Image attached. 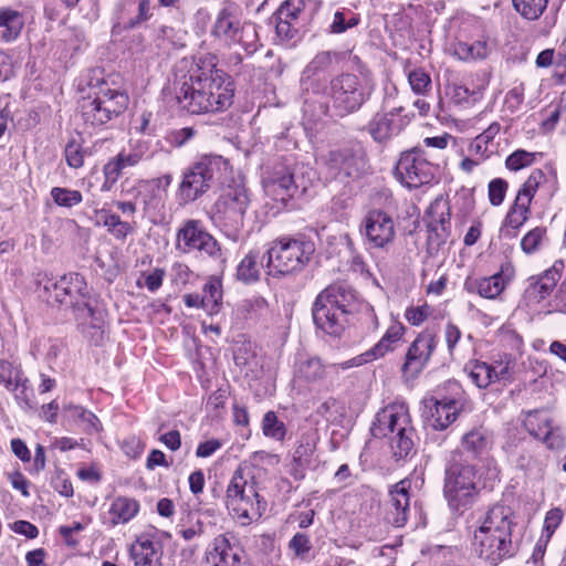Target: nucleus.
<instances>
[{
  "label": "nucleus",
  "mask_w": 566,
  "mask_h": 566,
  "mask_svg": "<svg viewBox=\"0 0 566 566\" xmlns=\"http://www.w3.org/2000/svg\"><path fill=\"white\" fill-rule=\"evenodd\" d=\"M179 106L190 114L222 112L234 96L232 82L216 67L214 57L199 59L187 75L175 82Z\"/></svg>",
  "instance_id": "f257e3e1"
},
{
  "label": "nucleus",
  "mask_w": 566,
  "mask_h": 566,
  "mask_svg": "<svg viewBox=\"0 0 566 566\" xmlns=\"http://www.w3.org/2000/svg\"><path fill=\"white\" fill-rule=\"evenodd\" d=\"M56 302L71 307L77 329L97 344L103 336V310L92 293L83 275L69 273L53 283Z\"/></svg>",
  "instance_id": "f03ea898"
},
{
  "label": "nucleus",
  "mask_w": 566,
  "mask_h": 566,
  "mask_svg": "<svg viewBox=\"0 0 566 566\" xmlns=\"http://www.w3.org/2000/svg\"><path fill=\"white\" fill-rule=\"evenodd\" d=\"M515 518L513 510L504 504H495L488 511L475 538L479 541L480 557L490 565L495 566L517 552L518 545L513 534Z\"/></svg>",
  "instance_id": "7ed1b4c3"
},
{
  "label": "nucleus",
  "mask_w": 566,
  "mask_h": 566,
  "mask_svg": "<svg viewBox=\"0 0 566 566\" xmlns=\"http://www.w3.org/2000/svg\"><path fill=\"white\" fill-rule=\"evenodd\" d=\"M260 491L254 468L241 463L233 471L224 495L226 507L241 525H249L265 513L268 502Z\"/></svg>",
  "instance_id": "20e7f679"
},
{
  "label": "nucleus",
  "mask_w": 566,
  "mask_h": 566,
  "mask_svg": "<svg viewBox=\"0 0 566 566\" xmlns=\"http://www.w3.org/2000/svg\"><path fill=\"white\" fill-rule=\"evenodd\" d=\"M480 493L476 465L462 453H453L444 468L443 497L453 513L462 514L471 507Z\"/></svg>",
  "instance_id": "39448f33"
},
{
  "label": "nucleus",
  "mask_w": 566,
  "mask_h": 566,
  "mask_svg": "<svg viewBox=\"0 0 566 566\" xmlns=\"http://www.w3.org/2000/svg\"><path fill=\"white\" fill-rule=\"evenodd\" d=\"M327 103L323 113L332 117H345L361 108L370 98L374 83L367 77L342 73L329 81Z\"/></svg>",
  "instance_id": "423d86ee"
},
{
  "label": "nucleus",
  "mask_w": 566,
  "mask_h": 566,
  "mask_svg": "<svg viewBox=\"0 0 566 566\" xmlns=\"http://www.w3.org/2000/svg\"><path fill=\"white\" fill-rule=\"evenodd\" d=\"M250 203L251 193L243 178L232 179L213 205L212 223L229 239L238 240Z\"/></svg>",
  "instance_id": "0eeeda50"
},
{
  "label": "nucleus",
  "mask_w": 566,
  "mask_h": 566,
  "mask_svg": "<svg viewBox=\"0 0 566 566\" xmlns=\"http://www.w3.org/2000/svg\"><path fill=\"white\" fill-rule=\"evenodd\" d=\"M227 169L228 163L222 156H199L182 171L177 192L179 203L187 205L202 197L220 181Z\"/></svg>",
  "instance_id": "6e6552de"
},
{
  "label": "nucleus",
  "mask_w": 566,
  "mask_h": 566,
  "mask_svg": "<svg viewBox=\"0 0 566 566\" xmlns=\"http://www.w3.org/2000/svg\"><path fill=\"white\" fill-rule=\"evenodd\" d=\"M211 35L229 48L241 46L247 54H252L258 49L255 25L241 21L240 8L233 2L223 3L218 11Z\"/></svg>",
  "instance_id": "1a4fd4ad"
},
{
  "label": "nucleus",
  "mask_w": 566,
  "mask_h": 566,
  "mask_svg": "<svg viewBox=\"0 0 566 566\" xmlns=\"http://www.w3.org/2000/svg\"><path fill=\"white\" fill-rule=\"evenodd\" d=\"M315 251L314 243L304 238L282 237L266 251L269 274L289 275L302 271Z\"/></svg>",
  "instance_id": "9d476101"
},
{
  "label": "nucleus",
  "mask_w": 566,
  "mask_h": 566,
  "mask_svg": "<svg viewBox=\"0 0 566 566\" xmlns=\"http://www.w3.org/2000/svg\"><path fill=\"white\" fill-rule=\"evenodd\" d=\"M438 165L429 160V155L422 147L401 153L395 167L397 179L407 188H419L430 184L436 176Z\"/></svg>",
  "instance_id": "9b49d317"
},
{
  "label": "nucleus",
  "mask_w": 566,
  "mask_h": 566,
  "mask_svg": "<svg viewBox=\"0 0 566 566\" xmlns=\"http://www.w3.org/2000/svg\"><path fill=\"white\" fill-rule=\"evenodd\" d=\"M176 249L185 254L198 251L214 259L222 256L218 241L206 230L202 222L196 219H188L181 223L176 233Z\"/></svg>",
  "instance_id": "f8f14e48"
},
{
  "label": "nucleus",
  "mask_w": 566,
  "mask_h": 566,
  "mask_svg": "<svg viewBox=\"0 0 566 566\" xmlns=\"http://www.w3.org/2000/svg\"><path fill=\"white\" fill-rule=\"evenodd\" d=\"M316 302L350 316L356 312L365 311L376 321L374 308L370 304L360 301L357 292L344 282H336L325 287L315 298Z\"/></svg>",
  "instance_id": "ddd939ff"
},
{
  "label": "nucleus",
  "mask_w": 566,
  "mask_h": 566,
  "mask_svg": "<svg viewBox=\"0 0 566 566\" xmlns=\"http://www.w3.org/2000/svg\"><path fill=\"white\" fill-rule=\"evenodd\" d=\"M340 54L337 52L322 51L318 52L304 67L300 87L303 95L313 93L319 95L327 90L326 74L329 73L338 63Z\"/></svg>",
  "instance_id": "4468645a"
},
{
  "label": "nucleus",
  "mask_w": 566,
  "mask_h": 566,
  "mask_svg": "<svg viewBox=\"0 0 566 566\" xmlns=\"http://www.w3.org/2000/svg\"><path fill=\"white\" fill-rule=\"evenodd\" d=\"M338 365H325L318 357L300 356L294 365V380L307 386L323 385L328 389L338 380Z\"/></svg>",
  "instance_id": "2eb2a0df"
},
{
  "label": "nucleus",
  "mask_w": 566,
  "mask_h": 566,
  "mask_svg": "<svg viewBox=\"0 0 566 566\" xmlns=\"http://www.w3.org/2000/svg\"><path fill=\"white\" fill-rule=\"evenodd\" d=\"M153 17L151 0H119L114 9L113 34L130 30L147 22Z\"/></svg>",
  "instance_id": "dca6fc26"
},
{
  "label": "nucleus",
  "mask_w": 566,
  "mask_h": 566,
  "mask_svg": "<svg viewBox=\"0 0 566 566\" xmlns=\"http://www.w3.org/2000/svg\"><path fill=\"white\" fill-rule=\"evenodd\" d=\"M360 232L370 248L384 249L392 243L396 231L392 218L385 211L370 210L361 223Z\"/></svg>",
  "instance_id": "f3484780"
},
{
  "label": "nucleus",
  "mask_w": 566,
  "mask_h": 566,
  "mask_svg": "<svg viewBox=\"0 0 566 566\" xmlns=\"http://www.w3.org/2000/svg\"><path fill=\"white\" fill-rule=\"evenodd\" d=\"M402 106L394 107L388 112H378L367 124V132L375 142L382 143L398 135L409 123L412 115L402 114Z\"/></svg>",
  "instance_id": "a211bd4d"
},
{
  "label": "nucleus",
  "mask_w": 566,
  "mask_h": 566,
  "mask_svg": "<svg viewBox=\"0 0 566 566\" xmlns=\"http://www.w3.org/2000/svg\"><path fill=\"white\" fill-rule=\"evenodd\" d=\"M262 186L268 196L282 202L292 198L300 187L287 164H277L266 171L262 178Z\"/></svg>",
  "instance_id": "6ab92c4d"
},
{
  "label": "nucleus",
  "mask_w": 566,
  "mask_h": 566,
  "mask_svg": "<svg viewBox=\"0 0 566 566\" xmlns=\"http://www.w3.org/2000/svg\"><path fill=\"white\" fill-rule=\"evenodd\" d=\"M328 168L340 180L357 179L367 170L365 154L358 149L344 148L329 153Z\"/></svg>",
  "instance_id": "aec40b11"
},
{
  "label": "nucleus",
  "mask_w": 566,
  "mask_h": 566,
  "mask_svg": "<svg viewBox=\"0 0 566 566\" xmlns=\"http://www.w3.org/2000/svg\"><path fill=\"white\" fill-rule=\"evenodd\" d=\"M438 344L436 332L424 329L409 346L402 373L416 377L427 366Z\"/></svg>",
  "instance_id": "412c9836"
},
{
  "label": "nucleus",
  "mask_w": 566,
  "mask_h": 566,
  "mask_svg": "<svg viewBox=\"0 0 566 566\" xmlns=\"http://www.w3.org/2000/svg\"><path fill=\"white\" fill-rule=\"evenodd\" d=\"M563 269V262L557 261L549 269L545 270L541 274L532 275L526 280V286L524 290V298L531 303L538 304L552 296L557 282L560 280V271Z\"/></svg>",
  "instance_id": "4be33fe9"
},
{
  "label": "nucleus",
  "mask_w": 566,
  "mask_h": 566,
  "mask_svg": "<svg viewBox=\"0 0 566 566\" xmlns=\"http://www.w3.org/2000/svg\"><path fill=\"white\" fill-rule=\"evenodd\" d=\"M463 371L468 374L476 387L488 388L493 382L509 379L510 364L496 361L495 365H491L480 360H471L465 364Z\"/></svg>",
  "instance_id": "5701e85b"
},
{
  "label": "nucleus",
  "mask_w": 566,
  "mask_h": 566,
  "mask_svg": "<svg viewBox=\"0 0 566 566\" xmlns=\"http://www.w3.org/2000/svg\"><path fill=\"white\" fill-rule=\"evenodd\" d=\"M429 221L428 241L431 244L440 245L446 242L449 235L450 227V206L449 202L442 198L436 199L427 210Z\"/></svg>",
  "instance_id": "b1692460"
},
{
  "label": "nucleus",
  "mask_w": 566,
  "mask_h": 566,
  "mask_svg": "<svg viewBox=\"0 0 566 566\" xmlns=\"http://www.w3.org/2000/svg\"><path fill=\"white\" fill-rule=\"evenodd\" d=\"M410 488L411 481L403 479L396 483L389 492L390 506L387 510L386 520L395 527H402L408 521Z\"/></svg>",
  "instance_id": "393cba45"
},
{
  "label": "nucleus",
  "mask_w": 566,
  "mask_h": 566,
  "mask_svg": "<svg viewBox=\"0 0 566 566\" xmlns=\"http://www.w3.org/2000/svg\"><path fill=\"white\" fill-rule=\"evenodd\" d=\"M408 407L405 403H390L380 409L370 426V432L375 438H385L396 427L405 424Z\"/></svg>",
  "instance_id": "a878e982"
},
{
  "label": "nucleus",
  "mask_w": 566,
  "mask_h": 566,
  "mask_svg": "<svg viewBox=\"0 0 566 566\" xmlns=\"http://www.w3.org/2000/svg\"><path fill=\"white\" fill-rule=\"evenodd\" d=\"M312 315L316 327L331 336H340L349 323V316L316 301L312 307Z\"/></svg>",
  "instance_id": "bb28decb"
},
{
  "label": "nucleus",
  "mask_w": 566,
  "mask_h": 566,
  "mask_svg": "<svg viewBox=\"0 0 566 566\" xmlns=\"http://www.w3.org/2000/svg\"><path fill=\"white\" fill-rule=\"evenodd\" d=\"M135 566H161L163 546L147 534L139 535L129 547Z\"/></svg>",
  "instance_id": "cd10ccee"
},
{
  "label": "nucleus",
  "mask_w": 566,
  "mask_h": 566,
  "mask_svg": "<svg viewBox=\"0 0 566 566\" xmlns=\"http://www.w3.org/2000/svg\"><path fill=\"white\" fill-rule=\"evenodd\" d=\"M205 562L207 566H247L226 535L217 536L208 546Z\"/></svg>",
  "instance_id": "c85d7f7f"
},
{
  "label": "nucleus",
  "mask_w": 566,
  "mask_h": 566,
  "mask_svg": "<svg viewBox=\"0 0 566 566\" xmlns=\"http://www.w3.org/2000/svg\"><path fill=\"white\" fill-rule=\"evenodd\" d=\"M430 416L428 423L434 430H444L455 421L462 403L457 398L430 399Z\"/></svg>",
  "instance_id": "c756f323"
},
{
  "label": "nucleus",
  "mask_w": 566,
  "mask_h": 566,
  "mask_svg": "<svg viewBox=\"0 0 566 566\" xmlns=\"http://www.w3.org/2000/svg\"><path fill=\"white\" fill-rule=\"evenodd\" d=\"M385 438L388 439L392 455L397 460L406 459L411 454L415 448L416 431L411 423L409 411L407 412L405 424L397 426L396 429L389 432Z\"/></svg>",
  "instance_id": "7c9ffc66"
},
{
  "label": "nucleus",
  "mask_w": 566,
  "mask_h": 566,
  "mask_svg": "<svg viewBox=\"0 0 566 566\" xmlns=\"http://www.w3.org/2000/svg\"><path fill=\"white\" fill-rule=\"evenodd\" d=\"M505 284L502 272H497L486 277L468 276L463 289L469 294H478L483 298L494 300L503 292Z\"/></svg>",
  "instance_id": "2f4dec72"
},
{
  "label": "nucleus",
  "mask_w": 566,
  "mask_h": 566,
  "mask_svg": "<svg viewBox=\"0 0 566 566\" xmlns=\"http://www.w3.org/2000/svg\"><path fill=\"white\" fill-rule=\"evenodd\" d=\"M403 334L405 327L401 324L396 323L389 326L380 340L361 355L364 363H370L396 350L402 342Z\"/></svg>",
  "instance_id": "473e14b6"
},
{
  "label": "nucleus",
  "mask_w": 566,
  "mask_h": 566,
  "mask_svg": "<svg viewBox=\"0 0 566 566\" xmlns=\"http://www.w3.org/2000/svg\"><path fill=\"white\" fill-rule=\"evenodd\" d=\"M531 205L525 202V198L514 200L509 209L505 219L500 228V237L513 239L517 235L518 229L527 221Z\"/></svg>",
  "instance_id": "72a5a7b5"
},
{
  "label": "nucleus",
  "mask_w": 566,
  "mask_h": 566,
  "mask_svg": "<svg viewBox=\"0 0 566 566\" xmlns=\"http://www.w3.org/2000/svg\"><path fill=\"white\" fill-rule=\"evenodd\" d=\"M318 441L319 433L317 429H302L293 452V462L300 468L308 467L311 464L312 457L316 451Z\"/></svg>",
  "instance_id": "f704fd0d"
},
{
  "label": "nucleus",
  "mask_w": 566,
  "mask_h": 566,
  "mask_svg": "<svg viewBox=\"0 0 566 566\" xmlns=\"http://www.w3.org/2000/svg\"><path fill=\"white\" fill-rule=\"evenodd\" d=\"M24 27L23 13L10 7L0 8V40L15 41Z\"/></svg>",
  "instance_id": "c9c22d12"
},
{
  "label": "nucleus",
  "mask_w": 566,
  "mask_h": 566,
  "mask_svg": "<svg viewBox=\"0 0 566 566\" xmlns=\"http://www.w3.org/2000/svg\"><path fill=\"white\" fill-rule=\"evenodd\" d=\"M461 444L463 449L474 458L486 454L492 447V436L483 427L473 428L463 434Z\"/></svg>",
  "instance_id": "e433bc0d"
},
{
  "label": "nucleus",
  "mask_w": 566,
  "mask_h": 566,
  "mask_svg": "<svg viewBox=\"0 0 566 566\" xmlns=\"http://www.w3.org/2000/svg\"><path fill=\"white\" fill-rule=\"evenodd\" d=\"M139 512V503L135 499L118 496L111 503L108 514L109 524L116 526L126 524L133 520Z\"/></svg>",
  "instance_id": "4c0bfd02"
},
{
  "label": "nucleus",
  "mask_w": 566,
  "mask_h": 566,
  "mask_svg": "<svg viewBox=\"0 0 566 566\" xmlns=\"http://www.w3.org/2000/svg\"><path fill=\"white\" fill-rule=\"evenodd\" d=\"M96 98L101 99V104L104 105L112 118L124 113L129 102L128 95L117 88H102Z\"/></svg>",
  "instance_id": "58836bf2"
},
{
  "label": "nucleus",
  "mask_w": 566,
  "mask_h": 566,
  "mask_svg": "<svg viewBox=\"0 0 566 566\" xmlns=\"http://www.w3.org/2000/svg\"><path fill=\"white\" fill-rule=\"evenodd\" d=\"M261 268L260 251L251 250L238 264L237 279L243 283L256 282L260 279Z\"/></svg>",
  "instance_id": "ea45409f"
},
{
  "label": "nucleus",
  "mask_w": 566,
  "mask_h": 566,
  "mask_svg": "<svg viewBox=\"0 0 566 566\" xmlns=\"http://www.w3.org/2000/svg\"><path fill=\"white\" fill-rule=\"evenodd\" d=\"M270 24L274 25L276 36L286 44L295 43L300 39L302 23L298 20L284 19L279 13L270 18Z\"/></svg>",
  "instance_id": "a19ab883"
},
{
  "label": "nucleus",
  "mask_w": 566,
  "mask_h": 566,
  "mask_svg": "<svg viewBox=\"0 0 566 566\" xmlns=\"http://www.w3.org/2000/svg\"><path fill=\"white\" fill-rule=\"evenodd\" d=\"M81 109L83 119L92 126H102L112 119V116L96 96L84 99Z\"/></svg>",
  "instance_id": "79ce46f5"
},
{
  "label": "nucleus",
  "mask_w": 566,
  "mask_h": 566,
  "mask_svg": "<svg viewBox=\"0 0 566 566\" xmlns=\"http://www.w3.org/2000/svg\"><path fill=\"white\" fill-rule=\"evenodd\" d=\"M453 53L462 61H475L485 59L490 53V46L483 40H476L471 43L459 41L453 45Z\"/></svg>",
  "instance_id": "37998d69"
},
{
  "label": "nucleus",
  "mask_w": 566,
  "mask_h": 566,
  "mask_svg": "<svg viewBox=\"0 0 566 566\" xmlns=\"http://www.w3.org/2000/svg\"><path fill=\"white\" fill-rule=\"evenodd\" d=\"M523 416V427L535 439L543 437L544 431L552 424V419L544 410H528Z\"/></svg>",
  "instance_id": "c03bdc74"
},
{
  "label": "nucleus",
  "mask_w": 566,
  "mask_h": 566,
  "mask_svg": "<svg viewBox=\"0 0 566 566\" xmlns=\"http://www.w3.org/2000/svg\"><path fill=\"white\" fill-rule=\"evenodd\" d=\"M203 310L209 314L219 312L222 301V284L217 277H211L202 289Z\"/></svg>",
  "instance_id": "a18cd8bd"
},
{
  "label": "nucleus",
  "mask_w": 566,
  "mask_h": 566,
  "mask_svg": "<svg viewBox=\"0 0 566 566\" xmlns=\"http://www.w3.org/2000/svg\"><path fill=\"white\" fill-rule=\"evenodd\" d=\"M321 6V0H286L280 6L276 13L281 14L284 19L301 21V14L306 8L315 11L318 10Z\"/></svg>",
  "instance_id": "49530a36"
},
{
  "label": "nucleus",
  "mask_w": 566,
  "mask_h": 566,
  "mask_svg": "<svg viewBox=\"0 0 566 566\" xmlns=\"http://www.w3.org/2000/svg\"><path fill=\"white\" fill-rule=\"evenodd\" d=\"M28 381L23 378V371L20 367H15L12 363L0 359V384L9 391H15L20 386H24Z\"/></svg>",
  "instance_id": "de8ad7c7"
},
{
  "label": "nucleus",
  "mask_w": 566,
  "mask_h": 566,
  "mask_svg": "<svg viewBox=\"0 0 566 566\" xmlns=\"http://www.w3.org/2000/svg\"><path fill=\"white\" fill-rule=\"evenodd\" d=\"M501 126L499 123H492L484 132L478 135L470 144L469 150L472 154L480 155L482 158H488L489 144L492 143L494 137L500 133Z\"/></svg>",
  "instance_id": "09e8293b"
},
{
  "label": "nucleus",
  "mask_w": 566,
  "mask_h": 566,
  "mask_svg": "<svg viewBox=\"0 0 566 566\" xmlns=\"http://www.w3.org/2000/svg\"><path fill=\"white\" fill-rule=\"evenodd\" d=\"M547 230L545 227H536L530 230L521 240V248L526 254L537 252L542 247L547 244Z\"/></svg>",
  "instance_id": "8fccbe9b"
},
{
  "label": "nucleus",
  "mask_w": 566,
  "mask_h": 566,
  "mask_svg": "<svg viewBox=\"0 0 566 566\" xmlns=\"http://www.w3.org/2000/svg\"><path fill=\"white\" fill-rule=\"evenodd\" d=\"M262 432L266 438L283 441L286 436V427L279 420L274 411H268L262 419Z\"/></svg>",
  "instance_id": "3c124183"
},
{
  "label": "nucleus",
  "mask_w": 566,
  "mask_h": 566,
  "mask_svg": "<svg viewBox=\"0 0 566 566\" xmlns=\"http://www.w3.org/2000/svg\"><path fill=\"white\" fill-rule=\"evenodd\" d=\"M546 181V176L541 169H534L517 191L516 199L525 198L531 205L538 187Z\"/></svg>",
  "instance_id": "603ef678"
},
{
  "label": "nucleus",
  "mask_w": 566,
  "mask_h": 566,
  "mask_svg": "<svg viewBox=\"0 0 566 566\" xmlns=\"http://www.w3.org/2000/svg\"><path fill=\"white\" fill-rule=\"evenodd\" d=\"M359 15L350 10H338L334 13L333 21L329 25L332 33L339 34L346 32L348 29L358 25Z\"/></svg>",
  "instance_id": "864d4df0"
},
{
  "label": "nucleus",
  "mask_w": 566,
  "mask_h": 566,
  "mask_svg": "<svg viewBox=\"0 0 566 566\" xmlns=\"http://www.w3.org/2000/svg\"><path fill=\"white\" fill-rule=\"evenodd\" d=\"M50 195L55 205L64 208H73L83 200L81 191L63 187H53Z\"/></svg>",
  "instance_id": "5fc2aeb1"
},
{
  "label": "nucleus",
  "mask_w": 566,
  "mask_h": 566,
  "mask_svg": "<svg viewBox=\"0 0 566 566\" xmlns=\"http://www.w3.org/2000/svg\"><path fill=\"white\" fill-rule=\"evenodd\" d=\"M515 10L528 20H536L545 11L548 0H512Z\"/></svg>",
  "instance_id": "6e6d98bb"
},
{
  "label": "nucleus",
  "mask_w": 566,
  "mask_h": 566,
  "mask_svg": "<svg viewBox=\"0 0 566 566\" xmlns=\"http://www.w3.org/2000/svg\"><path fill=\"white\" fill-rule=\"evenodd\" d=\"M510 455L516 467L522 470L532 469L538 462L534 448L525 442H522L515 452H512Z\"/></svg>",
  "instance_id": "4d7b16f0"
},
{
  "label": "nucleus",
  "mask_w": 566,
  "mask_h": 566,
  "mask_svg": "<svg viewBox=\"0 0 566 566\" xmlns=\"http://www.w3.org/2000/svg\"><path fill=\"white\" fill-rule=\"evenodd\" d=\"M408 82L415 94L426 95L431 91L430 74L421 67L413 69L408 73Z\"/></svg>",
  "instance_id": "13d9d810"
},
{
  "label": "nucleus",
  "mask_w": 566,
  "mask_h": 566,
  "mask_svg": "<svg viewBox=\"0 0 566 566\" xmlns=\"http://www.w3.org/2000/svg\"><path fill=\"white\" fill-rule=\"evenodd\" d=\"M69 410L74 418L81 421L86 432L93 433L101 430V422L92 411H88L81 406H70Z\"/></svg>",
  "instance_id": "bf43d9fd"
},
{
  "label": "nucleus",
  "mask_w": 566,
  "mask_h": 566,
  "mask_svg": "<svg viewBox=\"0 0 566 566\" xmlns=\"http://www.w3.org/2000/svg\"><path fill=\"white\" fill-rule=\"evenodd\" d=\"M85 155L86 151L84 150L82 144L77 139L72 138L67 142L64 149V156L66 164L71 168H81L84 165Z\"/></svg>",
  "instance_id": "052dcab7"
},
{
  "label": "nucleus",
  "mask_w": 566,
  "mask_h": 566,
  "mask_svg": "<svg viewBox=\"0 0 566 566\" xmlns=\"http://www.w3.org/2000/svg\"><path fill=\"white\" fill-rule=\"evenodd\" d=\"M535 153L517 149L506 158L505 165L510 170L517 171L532 165L535 160Z\"/></svg>",
  "instance_id": "680f3d73"
},
{
  "label": "nucleus",
  "mask_w": 566,
  "mask_h": 566,
  "mask_svg": "<svg viewBox=\"0 0 566 566\" xmlns=\"http://www.w3.org/2000/svg\"><path fill=\"white\" fill-rule=\"evenodd\" d=\"M524 84L520 83L506 93L504 106L511 114H514L521 109V106L524 102Z\"/></svg>",
  "instance_id": "e2e57ef3"
},
{
  "label": "nucleus",
  "mask_w": 566,
  "mask_h": 566,
  "mask_svg": "<svg viewBox=\"0 0 566 566\" xmlns=\"http://www.w3.org/2000/svg\"><path fill=\"white\" fill-rule=\"evenodd\" d=\"M537 440H541L551 450H562L566 447L564 434L558 428H553L552 424L544 431L543 437H539Z\"/></svg>",
  "instance_id": "0e129e2a"
},
{
  "label": "nucleus",
  "mask_w": 566,
  "mask_h": 566,
  "mask_svg": "<svg viewBox=\"0 0 566 566\" xmlns=\"http://www.w3.org/2000/svg\"><path fill=\"white\" fill-rule=\"evenodd\" d=\"M564 518V511L560 507H553L546 512L542 534L552 537Z\"/></svg>",
  "instance_id": "69168bd1"
},
{
  "label": "nucleus",
  "mask_w": 566,
  "mask_h": 566,
  "mask_svg": "<svg viewBox=\"0 0 566 566\" xmlns=\"http://www.w3.org/2000/svg\"><path fill=\"white\" fill-rule=\"evenodd\" d=\"M507 182L504 179L496 178L489 184V199L492 206H500L505 198Z\"/></svg>",
  "instance_id": "338daca9"
},
{
  "label": "nucleus",
  "mask_w": 566,
  "mask_h": 566,
  "mask_svg": "<svg viewBox=\"0 0 566 566\" xmlns=\"http://www.w3.org/2000/svg\"><path fill=\"white\" fill-rule=\"evenodd\" d=\"M289 546L296 556H304L312 548L310 537L304 533H296L291 538Z\"/></svg>",
  "instance_id": "774afa93"
}]
</instances>
